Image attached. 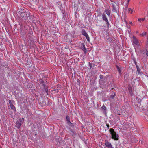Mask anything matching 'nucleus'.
Segmentation results:
<instances>
[{
    "label": "nucleus",
    "instance_id": "obj_33",
    "mask_svg": "<svg viewBox=\"0 0 148 148\" xmlns=\"http://www.w3.org/2000/svg\"><path fill=\"white\" fill-rule=\"evenodd\" d=\"M110 148H114V147H112H112H110Z\"/></svg>",
    "mask_w": 148,
    "mask_h": 148
},
{
    "label": "nucleus",
    "instance_id": "obj_8",
    "mask_svg": "<svg viewBox=\"0 0 148 148\" xmlns=\"http://www.w3.org/2000/svg\"><path fill=\"white\" fill-rule=\"evenodd\" d=\"M105 145L106 146L107 148H109L110 147H112V144L111 143L108 141H106L105 142Z\"/></svg>",
    "mask_w": 148,
    "mask_h": 148
},
{
    "label": "nucleus",
    "instance_id": "obj_26",
    "mask_svg": "<svg viewBox=\"0 0 148 148\" xmlns=\"http://www.w3.org/2000/svg\"><path fill=\"white\" fill-rule=\"evenodd\" d=\"M106 125L108 129L109 128V124H106Z\"/></svg>",
    "mask_w": 148,
    "mask_h": 148
},
{
    "label": "nucleus",
    "instance_id": "obj_17",
    "mask_svg": "<svg viewBox=\"0 0 148 148\" xmlns=\"http://www.w3.org/2000/svg\"><path fill=\"white\" fill-rule=\"evenodd\" d=\"M145 53L146 56H145L146 58H147L148 57V51L147 49H146L145 51Z\"/></svg>",
    "mask_w": 148,
    "mask_h": 148
},
{
    "label": "nucleus",
    "instance_id": "obj_6",
    "mask_svg": "<svg viewBox=\"0 0 148 148\" xmlns=\"http://www.w3.org/2000/svg\"><path fill=\"white\" fill-rule=\"evenodd\" d=\"M22 123V122L21 120H19L16 123V127L18 129H19Z\"/></svg>",
    "mask_w": 148,
    "mask_h": 148
},
{
    "label": "nucleus",
    "instance_id": "obj_1",
    "mask_svg": "<svg viewBox=\"0 0 148 148\" xmlns=\"http://www.w3.org/2000/svg\"><path fill=\"white\" fill-rule=\"evenodd\" d=\"M110 132L111 135V138L115 140H118L119 137L118 134H116L114 131V130L113 128H110L109 130Z\"/></svg>",
    "mask_w": 148,
    "mask_h": 148
},
{
    "label": "nucleus",
    "instance_id": "obj_9",
    "mask_svg": "<svg viewBox=\"0 0 148 148\" xmlns=\"http://www.w3.org/2000/svg\"><path fill=\"white\" fill-rule=\"evenodd\" d=\"M137 71L138 72L139 74L142 75L143 74V72L141 71V69L139 68L138 66H137Z\"/></svg>",
    "mask_w": 148,
    "mask_h": 148
},
{
    "label": "nucleus",
    "instance_id": "obj_36",
    "mask_svg": "<svg viewBox=\"0 0 148 148\" xmlns=\"http://www.w3.org/2000/svg\"><path fill=\"white\" fill-rule=\"evenodd\" d=\"M90 67H91V65H90Z\"/></svg>",
    "mask_w": 148,
    "mask_h": 148
},
{
    "label": "nucleus",
    "instance_id": "obj_13",
    "mask_svg": "<svg viewBox=\"0 0 148 148\" xmlns=\"http://www.w3.org/2000/svg\"><path fill=\"white\" fill-rule=\"evenodd\" d=\"M102 19L105 21L108 20L107 17L104 13H103L102 15Z\"/></svg>",
    "mask_w": 148,
    "mask_h": 148
},
{
    "label": "nucleus",
    "instance_id": "obj_19",
    "mask_svg": "<svg viewBox=\"0 0 148 148\" xmlns=\"http://www.w3.org/2000/svg\"><path fill=\"white\" fill-rule=\"evenodd\" d=\"M66 119L68 122L70 123V118L68 116H66Z\"/></svg>",
    "mask_w": 148,
    "mask_h": 148
},
{
    "label": "nucleus",
    "instance_id": "obj_20",
    "mask_svg": "<svg viewBox=\"0 0 148 148\" xmlns=\"http://www.w3.org/2000/svg\"><path fill=\"white\" fill-rule=\"evenodd\" d=\"M146 32H143V33H142L141 34V35L142 36H145L146 35Z\"/></svg>",
    "mask_w": 148,
    "mask_h": 148
},
{
    "label": "nucleus",
    "instance_id": "obj_30",
    "mask_svg": "<svg viewBox=\"0 0 148 148\" xmlns=\"http://www.w3.org/2000/svg\"><path fill=\"white\" fill-rule=\"evenodd\" d=\"M142 52L143 53V54L144 55L145 54V52L143 51Z\"/></svg>",
    "mask_w": 148,
    "mask_h": 148
},
{
    "label": "nucleus",
    "instance_id": "obj_10",
    "mask_svg": "<svg viewBox=\"0 0 148 148\" xmlns=\"http://www.w3.org/2000/svg\"><path fill=\"white\" fill-rule=\"evenodd\" d=\"M19 10V14L20 13H24L25 12H28V11H26L25 10L24 8H21Z\"/></svg>",
    "mask_w": 148,
    "mask_h": 148
},
{
    "label": "nucleus",
    "instance_id": "obj_15",
    "mask_svg": "<svg viewBox=\"0 0 148 148\" xmlns=\"http://www.w3.org/2000/svg\"><path fill=\"white\" fill-rule=\"evenodd\" d=\"M10 106L12 109L13 110H16L15 107L13 104L10 105Z\"/></svg>",
    "mask_w": 148,
    "mask_h": 148
},
{
    "label": "nucleus",
    "instance_id": "obj_23",
    "mask_svg": "<svg viewBox=\"0 0 148 148\" xmlns=\"http://www.w3.org/2000/svg\"><path fill=\"white\" fill-rule=\"evenodd\" d=\"M100 78L101 79H103V76L102 75H100Z\"/></svg>",
    "mask_w": 148,
    "mask_h": 148
},
{
    "label": "nucleus",
    "instance_id": "obj_34",
    "mask_svg": "<svg viewBox=\"0 0 148 148\" xmlns=\"http://www.w3.org/2000/svg\"><path fill=\"white\" fill-rule=\"evenodd\" d=\"M114 6L113 5V9H114Z\"/></svg>",
    "mask_w": 148,
    "mask_h": 148
},
{
    "label": "nucleus",
    "instance_id": "obj_7",
    "mask_svg": "<svg viewBox=\"0 0 148 148\" xmlns=\"http://www.w3.org/2000/svg\"><path fill=\"white\" fill-rule=\"evenodd\" d=\"M81 48L83 50L84 53H86L87 52V50L85 47V45L84 43L81 44Z\"/></svg>",
    "mask_w": 148,
    "mask_h": 148
},
{
    "label": "nucleus",
    "instance_id": "obj_21",
    "mask_svg": "<svg viewBox=\"0 0 148 148\" xmlns=\"http://www.w3.org/2000/svg\"><path fill=\"white\" fill-rule=\"evenodd\" d=\"M102 108L104 110H106V107L104 105H103L102 106Z\"/></svg>",
    "mask_w": 148,
    "mask_h": 148
},
{
    "label": "nucleus",
    "instance_id": "obj_29",
    "mask_svg": "<svg viewBox=\"0 0 148 148\" xmlns=\"http://www.w3.org/2000/svg\"><path fill=\"white\" fill-rule=\"evenodd\" d=\"M128 4H129V2H127V3L126 4V5L127 6V7L128 5Z\"/></svg>",
    "mask_w": 148,
    "mask_h": 148
},
{
    "label": "nucleus",
    "instance_id": "obj_24",
    "mask_svg": "<svg viewBox=\"0 0 148 148\" xmlns=\"http://www.w3.org/2000/svg\"><path fill=\"white\" fill-rule=\"evenodd\" d=\"M9 102V103L10 104V105L12 104V101L11 100H9L8 101Z\"/></svg>",
    "mask_w": 148,
    "mask_h": 148
},
{
    "label": "nucleus",
    "instance_id": "obj_18",
    "mask_svg": "<svg viewBox=\"0 0 148 148\" xmlns=\"http://www.w3.org/2000/svg\"><path fill=\"white\" fill-rule=\"evenodd\" d=\"M145 20V18H138V21H139L140 22L141 21H143Z\"/></svg>",
    "mask_w": 148,
    "mask_h": 148
},
{
    "label": "nucleus",
    "instance_id": "obj_22",
    "mask_svg": "<svg viewBox=\"0 0 148 148\" xmlns=\"http://www.w3.org/2000/svg\"><path fill=\"white\" fill-rule=\"evenodd\" d=\"M105 22H106V24L107 25L108 27V25H109V21H108V20L105 21Z\"/></svg>",
    "mask_w": 148,
    "mask_h": 148
},
{
    "label": "nucleus",
    "instance_id": "obj_3",
    "mask_svg": "<svg viewBox=\"0 0 148 148\" xmlns=\"http://www.w3.org/2000/svg\"><path fill=\"white\" fill-rule=\"evenodd\" d=\"M81 33L82 35L86 38L87 41L88 42H90V37L84 29H83L82 30Z\"/></svg>",
    "mask_w": 148,
    "mask_h": 148
},
{
    "label": "nucleus",
    "instance_id": "obj_2",
    "mask_svg": "<svg viewBox=\"0 0 148 148\" xmlns=\"http://www.w3.org/2000/svg\"><path fill=\"white\" fill-rule=\"evenodd\" d=\"M39 83L40 84L41 89L43 90H44L47 93V94L48 89L46 86V82L43 81L41 79L39 81Z\"/></svg>",
    "mask_w": 148,
    "mask_h": 148
},
{
    "label": "nucleus",
    "instance_id": "obj_4",
    "mask_svg": "<svg viewBox=\"0 0 148 148\" xmlns=\"http://www.w3.org/2000/svg\"><path fill=\"white\" fill-rule=\"evenodd\" d=\"M30 13L29 12H27L23 13H20L21 16L23 18H24L25 20H26L28 16H29L30 14Z\"/></svg>",
    "mask_w": 148,
    "mask_h": 148
},
{
    "label": "nucleus",
    "instance_id": "obj_14",
    "mask_svg": "<svg viewBox=\"0 0 148 148\" xmlns=\"http://www.w3.org/2000/svg\"><path fill=\"white\" fill-rule=\"evenodd\" d=\"M115 95H116V94H115V93L113 92L112 93V95L110 96V98L112 99H114V98Z\"/></svg>",
    "mask_w": 148,
    "mask_h": 148
},
{
    "label": "nucleus",
    "instance_id": "obj_32",
    "mask_svg": "<svg viewBox=\"0 0 148 148\" xmlns=\"http://www.w3.org/2000/svg\"><path fill=\"white\" fill-rule=\"evenodd\" d=\"M130 0H127V2H130Z\"/></svg>",
    "mask_w": 148,
    "mask_h": 148
},
{
    "label": "nucleus",
    "instance_id": "obj_25",
    "mask_svg": "<svg viewBox=\"0 0 148 148\" xmlns=\"http://www.w3.org/2000/svg\"><path fill=\"white\" fill-rule=\"evenodd\" d=\"M134 62V64H135V65H136V67H137V66H138L137 64V62H136V61H135V62Z\"/></svg>",
    "mask_w": 148,
    "mask_h": 148
},
{
    "label": "nucleus",
    "instance_id": "obj_37",
    "mask_svg": "<svg viewBox=\"0 0 148 148\" xmlns=\"http://www.w3.org/2000/svg\"><path fill=\"white\" fill-rule=\"evenodd\" d=\"M130 94L131 95H132L131 94V93H130Z\"/></svg>",
    "mask_w": 148,
    "mask_h": 148
},
{
    "label": "nucleus",
    "instance_id": "obj_28",
    "mask_svg": "<svg viewBox=\"0 0 148 148\" xmlns=\"http://www.w3.org/2000/svg\"><path fill=\"white\" fill-rule=\"evenodd\" d=\"M132 60L134 62H135V61H136V59L135 58H133Z\"/></svg>",
    "mask_w": 148,
    "mask_h": 148
},
{
    "label": "nucleus",
    "instance_id": "obj_5",
    "mask_svg": "<svg viewBox=\"0 0 148 148\" xmlns=\"http://www.w3.org/2000/svg\"><path fill=\"white\" fill-rule=\"evenodd\" d=\"M133 43L137 45V46H138L139 45V42L138 40L136 39V37L133 36Z\"/></svg>",
    "mask_w": 148,
    "mask_h": 148
},
{
    "label": "nucleus",
    "instance_id": "obj_31",
    "mask_svg": "<svg viewBox=\"0 0 148 148\" xmlns=\"http://www.w3.org/2000/svg\"><path fill=\"white\" fill-rule=\"evenodd\" d=\"M130 24H132V22H130Z\"/></svg>",
    "mask_w": 148,
    "mask_h": 148
},
{
    "label": "nucleus",
    "instance_id": "obj_27",
    "mask_svg": "<svg viewBox=\"0 0 148 148\" xmlns=\"http://www.w3.org/2000/svg\"><path fill=\"white\" fill-rule=\"evenodd\" d=\"M19 120H21L22 122L24 121V119L23 118H22V119H20Z\"/></svg>",
    "mask_w": 148,
    "mask_h": 148
},
{
    "label": "nucleus",
    "instance_id": "obj_16",
    "mask_svg": "<svg viewBox=\"0 0 148 148\" xmlns=\"http://www.w3.org/2000/svg\"><path fill=\"white\" fill-rule=\"evenodd\" d=\"M128 13L130 12L131 14H132L133 12V10L131 8H129L127 10Z\"/></svg>",
    "mask_w": 148,
    "mask_h": 148
},
{
    "label": "nucleus",
    "instance_id": "obj_38",
    "mask_svg": "<svg viewBox=\"0 0 148 148\" xmlns=\"http://www.w3.org/2000/svg\"><path fill=\"white\" fill-rule=\"evenodd\" d=\"M143 57L142 58V59H143Z\"/></svg>",
    "mask_w": 148,
    "mask_h": 148
},
{
    "label": "nucleus",
    "instance_id": "obj_12",
    "mask_svg": "<svg viewBox=\"0 0 148 148\" xmlns=\"http://www.w3.org/2000/svg\"><path fill=\"white\" fill-rule=\"evenodd\" d=\"M104 12H105L106 14H107L108 16L110 15V10L108 9H105L104 10Z\"/></svg>",
    "mask_w": 148,
    "mask_h": 148
},
{
    "label": "nucleus",
    "instance_id": "obj_35",
    "mask_svg": "<svg viewBox=\"0 0 148 148\" xmlns=\"http://www.w3.org/2000/svg\"><path fill=\"white\" fill-rule=\"evenodd\" d=\"M147 14H148V11H147Z\"/></svg>",
    "mask_w": 148,
    "mask_h": 148
},
{
    "label": "nucleus",
    "instance_id": "obj_11",
    "mask_svg": "<svg viewBox=\"0 0 148 148\" xmlns=\"http://www.w3.org/2000/svg\"><path fill=\"white\" fill-rule=\"evenodd\" d=\"M116 68L117 69L118 71L119 72V74L120 75H121V71H122L121 69V67H119V66H118L117 65H116Z\"/></svg>",
    "mask_w": 148,
    "mask_h": 148
}]
</instances>
